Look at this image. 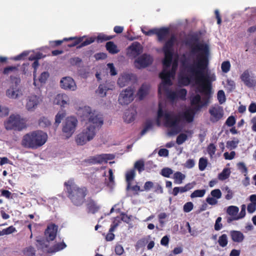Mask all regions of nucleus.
I'll return each instance as SVG.
<instances>
[{
	"label": "nucleus",
	"instance_id": "obj_27",
	"mask_svg": "<svg viewBox=\"0 0 256 256\" xmlns=\"http://www.w3.org/2000/svg\"><path fill=\"white\" fill-rule=\"evenodd\" d=\"M230 235L232 241L236 242H242L244 238L243 234L240 231L232 230Z\"/></svg>",
	"mask_w": 256,
	"mask_h": 256
},
{
	"label": "nucleus",
	"instance_id": "obj_4",
	"mask_svg": "<svg viewBox=\"0 0 256 256\" xmlns=\"http://www.w3.org/2000/svg\"><path fill=\"white\" fill-rule=\"evenodd\" d=\"M191 53L196 54L200 52V53L198 56V62L194 66L196 70H200L204 74V70L207 67L208 63L209 48L206 44L196 42L191 48ZM190 66L188 67L190 68ZM189 68H188V69Z\"/></svg>",
	"mask_w": 256,
	"mask_h": 256
},
{
	"label": "nucleus",
	"instance_id": "obj_47",
	"mask_svg": "<svg viewBox=\"0 0 256 256\" xmlns=\"http://www.w3.org/2000/svg\"><path fill=\"white\" fill-rule=\"evenodd\" d=\"M95 40V38L92 37H90L84 40H82V42L80 43V44L77 46L78 48H81L83 46L89 45L94 42Z\"/></svg>",
	"mask_w": 256,
	"mask_h": 256
},
{
	"label": "nucleus",
	"instance_id": "obj_1",
	"mask_svg": "<svg viewBox=\"0 0 256 256\" xmlns=\"http://www.w3.org/2000/svg\"><path fill=\"white\" fill-rule=\"evenodd\" d=\"M188 72L195 76L196 83L200 86L199 91L204 94L203 104H201V97L199 94H196L190 100L191 104L195 106L194 110H198L209 102L212 94V80L208 74L205 75L200 70H196L194 66H190Z\"/></svg>",
	"mask_w": 256,
	"mask_h": 256
},
{
	"label": "nucleus",
	"instance_id": "obj_6",
	"mask_svg": "<svg viewBox=\"0 0 256 256\" xmlns=\"http://www.w3.org/2000/svg\"><path fill=\"white\" fill-rule=\"evenodd\" d=\"M78 115L80 118L81 121H87L92 126H94L98 129L100 128L104 123L103 118L100 114L92 111L91 108L88 106L80 108L78 110Z\"/></svg>",
	"mask_w": 256,
	"mask_h": 256
},
{
	"label": "nucleus",
	"instance_id": "obj_63",
	"mask_svg": "<svg viewBox=\"0 0 256 256\" xmlns=\"http://www.w3.org/2000/svg\"><path fill=\"white\" fill-rule=\"evenodd\" d=\"M193 204L192 202H188L184 204L183 210L184 212H188L193 209Z\"/></svg>",
	"mask_w": 256,
	"mask_h": 256
},
{
	"label": "nucleus",
	"instance_id": "obj_64",
	"mask_svg": "<svg viewBox=\"0 0 256 256\" xmlns=\"http://www.w3.org/2000/svg\"><path fill=\"white\" fill-rule=\"evenodd\" d=\"M236 123V118L234 116H229L226 122V124L228 126H233Z\"/></svg>",
	"mask_w": 256,
	"mask_h": 256
},
{
	"label": "nucleus",
	"instance_id": "obj_26",
	"mask_svg": "<svg viewBox=\"0 0 256 256\" xmlns=\"http://www.w3.org/2000/svg\"><path fill=\"white\" fill-rule=\"evenodd\" d=\"M150 86L146 84H143L138 92V96L140 100H142L148 94L150 90Z\"/></svg>",
	"mask_w": 256,
	"mask_h": 256
},
{
	"label": "nucleus",
	"instance_id": "obj_51",
	"mask_svg": "<svg viewBox=\"0 0 256 256\" xmlns=\"http://www.w3.org/2000/svg\"><path fill=\"white\" fill-rule=\"evenodd\" d=\"M218 100L220 104H222L226 100L224 92L223 90H220L218 92Z\"/></svg>",
	"mask_w": 256,
	"mask_h": 256
},
{
	"label": "nucleus",
	"instance_id": "obj_43",
	"mask_svg": "<svg viewBox=\"0 0 256 256\" xmlns=\"http://www.w3.org/2000/svg\"><path fill=\"white\" fill-rule=\"evenodd\" d=\"M136 169L138 171L139 173H140L142 171L144 170V163L142 160H139L136 161L134 164V170Z\"/></svg>",
	"mask_w": 256,
	"mask_h": 256
},
{
	"label": "nucleus",
	"instance_id": "obj_21",
	"mask_svg": "<svg viewBox=\"0 0 256 256\" xmlns=\"http://www.w3.org/2000/svg\"><path fill=\"white\" fill-rule=\"evenodd\" d=\"M195 110L190 109L186 110L182 114H179L177 115H180V118L184 119L186 122L190 123L194 120V116L195 115Z\"/></svg>",
	"mask_w": 256,
	"mask_h": 256
},
{
	"label": "nucleus",
	"instance_id": "obj_54",
	"mask_svg": "<svg viewBox=\"0 0 256 256\" xmlns=\"http://www.w3.org/2000/svg\"><path fill=\"white\" fill-rule=\"evenodd\" d=\"M216 146L214 144H210L207 147V152L210 158H212L216 151Z\"/></svg>",
	"mask_w": 256,
	"mask_h": 256
},
{
	"label": "nucleus",
	"instance_id": "obj_30",
	"mask_svg": "<svg viewBox=\"0 0 256 256\" xmlns=\"http://www.w3.org/2000/svg\"><path fill=\"white\" fill-rule=\"evenodd\" d=\"M85 36H80V37H70L69 38H64V40L66 41H72V43L68 44V46L69 48H72L77 46L78 44H80L81 42H82Z\"/></svg>",
	"mask_w": 256,
	"mask_h": 256
},
{
	"label": "nucleus",
	"instance_id": "obj_49",
	"mask_svg": "<svg viewBox=\"0 0 256 256\" xmlns=\"http://www.w3.org/2000/svg\"><path fill=\"white\" fill-rule=\"evenodd\" d=\"M208 164V160L204 158H201L199 160L198 168L200 171L204 170Z\"/></svg>",
	"mask_w": 256,
	"mask_h": 256
},
{
	"label": "nucleus",
	"instance_id": "obj_5",
	"mask_svg": "<svg viewBox=\"0 0 256 256\" xmlns=\"http://www.w3.org/2000/svg\"><path fill=\"white\" fill-rule=\"evenodd\" d=\"M158 116V118L164 116L165 126L167 128H171L168 132V135H176L181 132L182 128L179 126L180 122V115H175L172 112H164L160 106H159Z\"/></svg>",
	"mask_w": 256,
	"mask_h": 256
},
{
	"label": "nucleus",
	"instance_id": "obj_57",
	"mask_svg": "<svg viewBox=\"0 0 256 256\" xmlns=\"http://www.w3.org/2000/svg\"><path fill=\"white\" fill-rule=\"evenodd\" d=\"M126 190H131L132 191L134 192V194H138L139 192H143V189H140V186L138 185H135L132 186L131 183H130V187L128 188V185L126 186Z\"/></svg>",
	"mask_w": 256,
	"mask_h": 256
},
{
	"label": "nucleus",
	"instance_id": "obj_18",
	"mask_svg": "<svg viewBox=\"0 0 256 256\" xmlns=\"http://www.w3.org/2000/svg\"><path fill=\"white\" fill-rule=\"evenodd\" d=\"M60 85L62 88L64 90H74L76 88L74 80L70 77L62 78L60 80Z\"/></svg>",
	"mask_w": 256,
	"mask_h": 256
},
{
	"label": "nucleus",
	"instance_id": "obj_37",
	"mask_svg": "<svg viewBox=\"0 0 256 256\" xmlns=\"http://www.w3.org/2000/svg\"><path fill=\"white\" fill-rule=\"evenodd\" d=\"M230 174V172L228 168H224L222 171L218 175V178L220 180H224L227 179Z\"/></svg>",
	"mask_w": 256,
	"mask_h": 256
},
{
	"label": "nucleus",
	"instance_id": "obj_7",
	"mask_svg": "<svg viewBox=\"0 0 256 256\" xmlns=\"http://www.w3.org/2000/svg\"><path fill=\"white\" fill-rule=\"evenodd\" d=\"M177 68L178 62H174L172 64L171 70H167L166 68H163V70L159 74L160 78L162 80V82L158 86L159 92H160L162 88L164 90H168L166 84L168 86L172 85V82L170 78L171 77L174 76Z\"/></svg>",
	"mask_w": 256,
	"mask_h": 256
},
{
	"label": "nucleus",
	"instance_id": "obj_55",
	"mask_svg": "<svg viewBox=\"0 0 256 256\" xmlns=\"http://www.w3.org/2000/svg\"><path fill=\"white\" fill-rule=\"evenodd\" d=\"M50 76L49 73L48 72H44L41 74L38 78V81L41 84L46 83V80Z\"/></svg>",
	"mask_w": 256,
	"mask_h": 256
},
{
	"label": "nucleus",
	"instance_id": "obj_46",
	"mask_svg": "<svg viewBox=\"0 0 256 256\" xmlns=\"http://www.w3.org/2000/svg\"><path fill=\"white\" fill-rule=\"evenodd\" d=\"M234 140H228L226 142V146L230 150L236 148L239 142L238 138H234Z\"/></svg>",
	"mask_w": 256,
	"mask_h": 256
},
{
	"label": "nucleus",
	"instance_id": "obj_32",
	"mask_svg": "<svg viewBox=\"0 0 256 256\" xmlns=\"http://www.w3.org/2000/svg\"><path fill=\"white\" fill-rule=\"evenodd\" d=\"M168 90H164L163 88H162L160 92H159L158 91V94H162V92L164 91V92H166L167 97L168 98L172 100H174L177 98H178L177 96V94L176 91H172L168 89V85L166 84Z\"/></svg>",
	"mask_w": 256,
	"mask_h": 256
},
{
	"label": "nucleus",
	"instance_id": "obj_13",
	"mask_svg": "<svg viewBox=\"0 0 256 256\" xmlns=\"http://www.w3.org/2000/svg\"><path fill=\"white\" fill-rule=\"evenodd\" d=\"M114 158V156L112 154H102L90 156L86 162L91 164H101L102 162L107 163L108 160H113Z\"/></svg>",
	"mask_w": 256,
	"mask_h": 256
},
{
	"label": "nucleus",
	"instance_id": "obj_36",
	"mask_svg": "<svg viewBox=\"0 0 256 256\" xmlns=\"http://www.w3.org/2000/svg\"><path fill=\"white\" fill-rule=\"evenodd\" d=\"M239 208L236 206H229L226 210V213L230 216H238Z\"/></svg>",
	"mask_w": 256,
	"mask_h": 256
},
{
	"label": "nucleus",
	"instance_id": "obj_14",
	"mask_svg": "<svg viewBox=\"0 0 256 256\" xmlns=\"http://www.w3.org/2000/svg\"><path fill=\"white\" fill-rule=\"evenodd\" d=\"M10 80L12 81H14L15 83L14 86H11L6 92V96L10 98H18L20 95H22V93L19 90L18 86L20 82V80L19 78L13 77L10 76Z\"/></svg>",
	"mask_w": 256,
	"mask_h": 256
},
{
	"label": "nucleus",
	"instance_id": "obj_52",
	"mask_svg": "<svg viewBox=\"0 0 256 256\" xmlns=\"http://www.w3.org/2000/svg\"><path fill=\"white\" fill-rule=\"evenodd\" d=\"M188 138V136L185 134H180L176 138V142L178 144H182Z\"/></svg>",
	"mask_w": 256,
	"mask_h": 256
},
{
	"label": "nucleus",
	"instance_id": "obj_20",
	"mask_svg": "<svg viewBox=\"0 0 256 256\" xmlns=\"http://www.w3.org/2000/svg\"><path fill=\"white\" fill-rule=\"evenodd\" d=\"M86 207L87 212L92 214L97 212L100 208V206L91 197L88 198L86 202Z\"/></svg>",
	"mask_w": 256,
	"mask_h": 256
},
{
	"label": "nucleus",
	"instance_id": "obj_44",
	"mask_svg": "<svg viewBox=\"0 0 256 256\" xmlns=\"http://www.w3.org/2000/svg\"><path fill=\"white\" fill-rule=\"evenodd\" d=\"M206 192V191L204 189L196 190L191 194L190 198H192L197 197L202 198L204 196Z\"/></svg>",
	"mask_w": 256,
	"mask_h": 256
},
{
	"label": "nucleus",
	"instance_id": "obj_17",
	"mask_svg": "<svg viewBox=\"0 0 256 256\" xmlns=\"http://www.w3.org/2000/svg\"><path fill=\"white\" fill-rule=\"evenodd\" d=\"M152 59L150 55L143 54L135 60L136 66L138 68H144L150 65Z\"/></svg>",
	"mask_w": 256,
	"mask_h": 256
},
{
	"label": "nucleus",
	"instance_id": "obj_31",
	"mask_svg": "<svg viewBox=\"0 0 256 256\" xmlns=\"http://www.w3.org/2000/svg\"><path fill=\"white\" fill-rule=\"evenodd\" d=\"M106 48L109 53L116 54L120 52L117 46L113 42H108L106 43Z\"/></svg>",
	"mask_w": 256,
	"mask_h": 256
},
{
	"label": "nucleus",
	"instance_id": "obj_48",
	"mask_svg": "<svg viewBox=\"0 0 256 256\" xmlns=\"http://www.w3.org/2000/svg\"><path fill=\"white\" fill-rule=\"evenodd\" d=\"M160 174L166 178H170V176L173 174V170L169 168H163L160 172Z\"/></svg>",
	"mask_w": 256,
	"mask_h": 256
},
{
	"label": "nucleus",
	"instance_id": "obj_22",
	"mask_svg": "<svg viewBox=\"0 0 256 256\" xmlns=\"http://www.w3.org/2000/svg\"><path fill=\"white\" fill-rule=\"evenodd\" d=\"M170 34V28H168L162 27L158 28L156 36L159 42H162L166 40Z\"/></svg>",
	"mask_w": 256,
	"mask_h": 256
},
{
	"label": "nucleus",
	"instance_id": "obj_38",
	"mask_svg": "<svg viewBox=\"0 0 256 256\" xmlns=\"http://www.w3.org/2000/svg\"><path fill=\"white\" fill-rule=\"evenodd\" d=\"M218 243L221 247H225L228 243V236L226 234L221 235L218 240Z\"/></svg>",
	"mask_w": 256,
	"mask_h": 256
},
{
	"label": "nucleus",
	"instance_id": "obj_53",
	"mask_svg": "<svg viewBox=\"0 0 256 256\" xmlns=\"http://www.w3.org/2000/svg\"><path fill=\"white\" fill-rule=\"evenodd\" d=\"M108 174H109V182L107 184V186H108L110 188H112L114 184V176L113 174L112 170V169H110L108 170Z\"/></svg>",
	"mask_w": 256,
	"mask_h": 256
},
{
	"label": "nucleus",
	"instance_id": "obj_39",
	"mask_svg": "<svg viewBox=\"0 0 256 256\" xmlns=\"http://www.w3.org/2000/svg\"><path fill=\"white\" fill-rule=\"evenodd\" d=\"M135 114L133 112H125L124 116V122L127 123L132 122L135 119Z\"/></svg>",
	"mask_w": 256,
	"mask_h": 256
},
{
	"label": "nucleus",
	"instance_id": "obj_60",
	"mask_svg": "<svg viewBox=\"0 0 256 256\" xmlns=\"http://www.w3.org/2000/svg\"><path fill=\"white\" fill-rule=\"evenodd\" d=\"M18 68L16 66H8L4 68L2 73L4 74H8L10 72L16 71Z\"/></svg>",
	"mask_w": 256,
	"mask_h": 256
},
{
	"label": "nucleus",
	"instance_id": "obj_3",
	"mask_svg": "<svg viewBox=\"0 0 256 256\" xmlns=\"http://www.w3.org/2000/svg\"><path fill=\"white\" fill-rule=\"evenodd\" d=\"M48 139L47 134L42 130H35L24 136L22 144L26 148L36 149L43 146Z\"/></svg>",
	"mask_w": 256,
	"mask_h": 256
},
{
	"label": "nucleus",
	"instance_id": "obj_9",
	"mask_svg": "<svg viewBox=\"0 0 256 256\" xmlns=\"http://www.w3.org/2000/svg\"><path fill=\"white\" fill-rule=\"evenodd\" d=\"M97 128L89 125L86 129L77 135L76 142L78 145L83 146L92 140L96 134Z\"/></svg>",
	"mask_w": 256,
	"mask_h": 256
},
{
	"label": "nucleus",
	"instance_id": "obj_34",
	"mask_svg": "<svg viewBox=\"0 0 256 256\" xmlns=\"http://www.w3.org/2000/svg\"><path fill=\"white\" fill-rule=\"evenodd\" d=\"M199 42V37L197 34H192L190 37L186 41V45L191 48L194 44H196V42Z\"/></svg>",
	"mask_w": 256,
	"mask_h": 256
},
{
	"label": "nucleus",
	"instance_id": "obj_58",
	"mask_svg": "<svg viewBox=\"0 0 256 256\" xmlns=\"http://www.w3.org/2000/svg\"><path fill=\"white\" fill-rule=\"evenodd\" d=\"M230 68V64L229 61H224L222 64L221 68L224 72L226 73Z\"/></svg>",
	"mask_w": 256,
	"mask_h": 256
},
{
	"label": "nucleus",
	"instance_id": "obj_41",
	"mask_svg": "<svg viewBox=\"0 0 256 256\" xmlns=\"http://www.w3.org/2000/svg\"><path fill=\"white\" fill-rule=\"evenodd\" d=\"M110 89L106 84H100L98 88V92L101 96L104 97L106 96V92Z\"/></svg>",
	"mask_w": 256,
	"mask_h": 256
},
{
	"label": "nucleus",
	"instance_id": "obj_56",
	"mask_svg": "<svg viewBox=\"0 0 256 256\" xmlns=\"http://www.w3.org/2000/svg\"><path fill=\"white\" fill-rule=\"evenodd\" d=\"M66 246L64 242L58 243L54 246L52 248L53 250L52 251L54 252H58L64 248Z\"/></svg>",
	"mask_w": 256,
	"mask_h": 256
},
{
	"label": "nucleus",
	"instance_id": "obj_59",
	"mask_svg": "<svg viewBox=\"0 0 256 256\" xmlns=\"http://www.w3.org/2000/svg\"><path fill=\"white\" fill-rule=\"evenodd\" d=\"M238 168L242 173L246 176L248 174V168L245 164L242 162H240L238 164Z\"/></svg>",
	"mask_w": 256,
	"mask_h": 256
},
{
	"label": "nucleus",
	"instance_id": "obj_50",
	"mask_svg": "<svg viewBox=\"0 0 256 256\" xmlns=\"http://www.w3.org/2000/svg\"><path fill=\"white\" fill-rule=\"evenodd\" d=\"M178 98L182 100H186L187 90L185 88H181L176 90Z\"/></svg>",
	"mask_w": 256,
	"mask_h": 256
},
{
	"label": "nucleus",
	"instance_id": "obj_12",
	"mask_svg": "<svg viewBox=\"0 0 256 256\" xmlns=\"http://www.w3.org/2000/svg\"><path fill=\"white\" fill-rule=\"evenodd\" d=\"M134 100V90L128 87L120 93L118 101L121 105H128Z\"/></svg>",
	"mask_w": 256,
	"mask_h": 256
},
{
	"label": "nucleus",
	"instance_id": "obj_2",
	"mask_svg": "<svg viewBox=\"0 0 256 256\" xmlns=\"http://www.w3.org/2000/svg\"><path fill=\"white\" fill-rule=\"evenodd\" d=\"M64 186L66 188L67 196L71 202L76 206H82L85 202V198L88 193L86 187H81L76 185L74 179H70L64 182Z\"/></svg>",
	"mask_w": 256,
	"mask_h": 256
},
{
	"label": "nucleus",
	"instance_id": "obj_45",
	"mask_svg": "<svg viewBox=\"0 0 256 256\" xmlns=\"http://www.w3.org/2000/svg\"><path fill=\"white\" fill-rule=\"evenodd\" d=\"M190 82V79L187 76H182L178 78V83L184 86H188Z\"/></svg>",
	"mask_w": 256,
	"mask_h": 256
},
{
	"label": "nucleus",
	"instance_id": "obj_25",
	"mask_svg": "<svg viewBox=\"0 0 256 256\" xmlns=\"http://www.w3.org/2000/svg\"><path fill=\"white\" fill-rule=\"evenodd\" d=\"M132 74H124L121 75L118 80V84L121 88L128 84L132 80Z\"/></svg>",
	"mask_w": 256,
	"mask_h": 256
},
{
	"label": "nucleus",
	"instance_id": "obj_28",
	"mask_svg": "<svg viewBox=\"0 0 256 256\" xmlns=\"http://www.w3.org/2000/svg\"><path fill=\"white\" fill-rule=\"evenodd\" d=\"M164 54V58L162 61L164 68H169L172 62L173 57V52L163 51Z\"/></svg>",
	"mask_w": 256,
	"mask_h": 256
},
{
	"label": "nucleus",
	"instance_id": "obj_15",
	"mask_svg": "<svg viewBox=\"0 0 256 256\" xmlns=\"http://www.w3.org/2000/svg\"><path fill=\"white\" fill-rule=\"evenodd\" d=\"M42 101V96L31 94L28 96L27 98L26 108L29 111H33L38 107Z\"/></svg>",
	"mask_w": 256,
	"mask_h": 256
},
{
	"label": "nucleus",
	"instance_id": "obj_61",
	"mask_svg": "<svg viewBox=\"0 0 256 256\" xmlns=\"http://www.w3.org/2000/svg\"><path fill=\"white\" fill-rule=\"evenodd\" d=\"M210 194L213 198L218 200L222 197V194L220 189H215L211 191Z\"/></svg>",
	"mask_w": 256,
	"mask_h": 256
},
{
	"label": "nucleus",
	"instance_id": "obj_10",
	"mask_svg": "<svg viewBox=\"0 0 256 256\" xmlns=\"http://www.w3.org/2000/svg\"><path fill=\"white\" fill-rule=\"evenodd\" d=\"M58 230V226L54 224H51L48 226L44 232V234L48 240H46L44 238L36 240V242L40 246L41 248H47L48 245L45 243H48L50 240L52 241L55 239Z\"/></svg>",
	"mask_w": 256,
	"mask_h": 256
},
{
	"label": "nucleus",
	"instance_id": "obj_24",
	"mask_svg": "<svg viewBox=\"0 0 256 256\" xmlns=\"http://www.w3.org/2000/svg\"><path fill=\"white\" fill-rule=\"evenodd\" d=\"M69 100L68 96L64 94H59L56 95L54 100V104L64 106L68 104Z\"/></svg>",
	"mask_w": 256,
	"mask_h": 256
},
{
	"label": "nucleus",
	"instance_id": "obj_11",
	"mask_svg": "<svg viewBox=\"0 0 256 256\" xmlns=\"http://www.w3.org/2000/svg\"><path fill=\"white\" fill-rule=\"evenodd\" d=\"M78 124V120L74 116L68 117L64 123L62 128V132L66 138H69L74 133Z\"/></svg>",
	"mask_w": 256,
	"mask_h": 256
},
{
	"label": "nucleus",
	"instance_id": "obj_42",
	"mask_svg": "<svg viewBox=\"0 0 256 256\" xmlns=\"http://www.w3.org/2000/svg\"><path fill=\"white\" fill-rule=\"evenodd\" d=\"M114 36H108L105 34H100L98 36L96 40L98 42H104L112 40Z\"/></svg>",
	"mask_w": 256,
	"mask_h": 256
},
{
	"label": "nucleus",
	"instance_id": "obj_29",
	"mask_svg": "<svg viewBox=\"0 0 256 256\" xmlns=\"http://www.w3.org/2000/svg\"><path fill=\"white\" fill-rule=\"evenodd\" d=\"M240 78L246 86L252 87L253 86V80H250V74L248 70L244 72L240 76Z\"/></svg>",
	"mask_w": 256,
	"mask_h": 256
},
{
	"label": "nucleus",
	"instance_id": "obj_35",
	"mask_svg": "<svg viewBox=\"0 0 256 256\" xmlns=\"http://www.w3.org/2000/svg\"><path fill=\"white\" fill-rule=\"evenodd\" d=\"M173 178L174 180V183L180 184L182 183V180L184 179L185 176L181 172H176L174 174Z\"/></svg>",
	"mask_w": 256,
	"mask_h": 256
},
{
	"label": "nucleus",
	"instance_id": "obj_62",
	"mask_svg": "<svg viewBox=\"0 0 256 256\" xmlns=\"http://www.w3.org/2000/svg\"><path fill=\"white\" fill-rule=\"evenodd\" d=\"M148 242L147 240L145 238H142L139 240L136 243V248L138 250L144 246L146 243Z\"/></svg>",
	"mask_w": 256,
	"mask_h": 256
},
{
	"label": "nucleus",
	"instance_id": "obj_19",
	"mask_svg": "<svg viewBox=\"0 0 256 256\" xmlns=\"http://www.w3.org/2000/svg\"><path fill=\"white\" fill-rule=\"evenodd\" d=\"M128 53L136 57L139 56L143 51V48L139 42H135L132 43L128 48Z\"/></svg>",
	"mask_w": 256,
	"mask_h": 256
},
{
	"label": "nucleus",
	"instance_id": "obj_16",
	"mask_svg": "<svg viewBox=\"0 0 256 256\" xmlns=\"http://www.w3.org/2000/svg\"><path fill=\"white\" fill-rule=\"evenodd\" d=\"M210 115V120L212 123H216L219 121L224 116V112L220 106H212L208 110Z\"/></svg>",
	"mask_w": 256,
	"mask_h": 256
},
{
	"label": "nucleus",
	"instance_id": "obj_23",
	"mask_svg": "<svg viewBox=\"0 0 256 256\" xmlns=\"http://www.w3.org/2000/svg\"><path fill=\"white\" fill-rule=\"evenodd\" d=\"M176 41V38L174 34H172L170 38L166 40L163 46V51L173 52V46Z\"/></svg>",
	"mask_w": 256,
	"mask_h": 256
},
{
	"label": "nucleus",
	"instance_id": "obj_33",
	"mask_svg": "<svg viewBox=\"0 0 256 256\" xmlns=\"http://www.w3.org/2000/svg\"><path fill=\"white\" fill-rule=\"evenodd\" d=\"M136 176V172L134 169L130 170L128 171L126 174V180L128 184V188L130 187V183L134 179Z\"/></svg>",
	"mask_w": 256,
	"mask_h": 256
},
{
	"label": "nucleus",
	"instance_id": "obj_8",
	"mask_svg": "<svg viewBox=\"0 0 256 256\" xmlns=\"http://www.w3.org/2000/svg\"><path fill=\"white\" fill-rule=\"evenodd\" d=\"M4 126L7 130L20 131L26 128L25 122L20 115L12 114L8 120L4 122Z\"/></svg>",
	"mask_w": 256,
	"mask_h": 256
},
{
	"label": "nucleus",
	"instance_id": "obj_40",
	"mask_svg": "<svg viewBox=\"0 0 256 256\" xmlns=\"http://www.w3.org/2000/svg\"><path fill=\"white\" fill-rule=\"evenodd\" d=\"M66 116L64 112H59L56 116L54 124L58 126L61 122L62 120Z\"/></svg>",
	"mask_w": 256,
	"mask_h": 256
}]
</instances>
